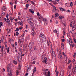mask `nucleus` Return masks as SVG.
<instances>
[{
    "mask_svg": "<svg viewBox=\"0 0 76 76\" xmlns=\"http://www.w3.org/2000/svg\"><path fill=\"white\" fill-rule=\"evenodd\" d=\"M28 23H29L30 25H31V26L32 27H34V21H31L28 22Z\"/></svg>",
    "mask_w": 76,
    "mask_h": 76,
    "instance_id": "obj_6",
    "label": "nucleus"
},
{
    "mask_svg": "<svg viewBox=\"0 0 76 76\" xmlns=\"http://www.w3.org/2000/svg\"><path fill=\"white\" fill-rule=\"evenodd\" d=\"M28 6H29V4H27L26 5V8H28Z\"/></svg>",
    "mask_w": 76,
    "mask_h": 76,
    "instance_id": "obj_31",
    "label": "nucleus"
},
{
    "mask_svg": "<svg viewBox=\"0 0 76 76\" xmlns=\"http://www.w3.org/2000/svg\"><path fill=\"white\" fill-rule=\"evenodd\" d=\"M13 63L15 64H18V62H17V61H13Z\"/></svg>",
    "mask_w": 76,
    "mask_h": 76,
    "instance_id": "obj_23",
    "label": "nucleus"
},
{
    "mask_svg": "<svg viewBox=\"0 0 76 76\" xmlns=\"http://www.w3.org/2000/svg\"><path fill=\"white\" fill-rule=\"evenodd\" d=\"M10 48H9L7 50V53H9V51H10Z\"/></svg>",
    "mask_w": 76,
    "mask_h": 76,
    "instance_id": "obj_40",
    "label": "nucleus"
},
{
    "mask_svg": "<svg viewBox=\"0 0 76 76\" xmlns=\"http://www.w3.org/2000/svg\"><path fill=\"white\" fill-rule=\"evenodd\" d=\"M0 25L1 26H3V22H1L0 23Z\"/></svg>",
    "mask_w": 76,
    "mask_h": 76,
    "instance_id": "obj_44",
    "label": "nucleus"
},
{
    "mask_svg": "<svg viewBox=\"0 0 76 76\" xmlns=\"http://www.w3.org/2000/svg\"><path fill=\"white\" fill-rule=\"evenodd\" d=\"M37 16H40L39 13V12H38L37 13Z\"/></svg>",
    "mask_w": 76,
    "mask_h": 76,
    "instance_id": "obj_57",
    "label": "nucleus"
},
{
    "mask_svg": "<svg viewBox=\"0 0 76 76\" xmlns=\"http://www.w3.org/2000/svg\"><path fill=\"white\" fill-rule=\"evenodd\" d=\"M9 31H8V32H7V34H8L9 36L10 37V30H9Z\"/></svg>",
    "mask_w": 76,
    "mask_h": 76,
    "instance_id": "obj_30",
    "label": "nucleus"
},
{
    "mask_svg": "<svg viewBox=\"0 0 76 76\" xmlns=\"http://www.w3.org/2000/svg\"><path fill=\"white\" fill-rule=\"evenodd\" d=\"M29 75V73H27L25 74V76H28V75Z\"/></svg>",
    "mask_w": 76,
    "mask_h": 76,
    "instance_id": "obj_59",
    "label": "nucleus"
},
{
    "mask_svg": "<svg viewBox=\"0 0 76 76\" xmlns=\"http://www.w3.org/2000/svg\"><path fill=\"white\" fill-rule=\"evenodd\" d=\"M19 35V32H17L16 33V36H18Z\"/></svg>",
    "mask_w": 76,
    "mask_h": 76,
    "instance_id": "obj_43",
    "label": "nucleus"
},
{
    "mask_svg": "<svg viewBox=\"0 0 76 76\" xmlns=\"http://www.w3.org/2000/svg\"><path fill=\"white\" fill-rule=\"evenodd\" d=\"M43 73L45 75L47 76V72H43Z\"/></svg>",
    "mask_w": 76,
    "mask_h": 76,
    "instance_id": "obj_33",
    "label": "nucleus"
},
{
    "mask_svg": "<svg viewBox=\"0 0 76 76\" xmlns=\"http://www.w3.org/2000/svg\"><path fill=\"white\" fill-rule=\"evenodd\" d=\"M34 29H34V28H31V30L32 31H34Z\"/></svg>",
    "mask_w": 76,
    "mask_h": 76,
    "instance_id": "obj_63",
    "label": "nucleus"
},
{
    "mask_svg": "<svg viewBox=\"0 0 76 76\" xmlns=\"http://www.w3.org/2000/svg\"><path fill=\"white\" fill-rule=\"evenodd\" d=\"M2 9H3V10H4V11H5V10L6 9V8L4 6H3L2 7Z\"/></svg>",
    "mask_w": 76,
    "mask_h": 76,
    "instance_id": "obj_18",
    "label": "nucleus"
},
{
    "mask_svg": "<svg viewBox=\"0 0 76 76\" xmlns=\"http://www.w3.org/2000/svg\"><path fill=\"white\" fill-rule=\"evenodd\" d=\"M37 71V69H36V67H35L33 69V72L32 73V75H34V72H36Z\"/></svg>",
    "mask_w": 76,
    "mask_h": 76,
    "instance_id": "obj_14",
    "label": "nucleus"
},
{
    "mask_svg": "<svg viewBox=\"0 0 76 76\" xmlns=\"http://www.w3.org/2000/svg\"><path fill=\"white\" fill-rule=\"evenodd\" d=\"M64 74V73L63 72H60V75L61 76H63Z\"/></svg>",
    "mask_w": 76,
    "mask_h": 76,
    "instance_id": "obj_22",
    "label": "nucleus"
},
{
    "mask_svg": "<svg viewBox=\"0 0 76 76\" xmlns=\"http://www.w3.org/2000/svg\"><path fill=\"white\" fill-rule=\"evenodd\" d=\"M55 16H56V17H58L59 15L60 14L58 13H56L55 14Z\"/></svg>",
    "mask_w": 76,
    "mask_h": 76,
    "instance_id": "obj_20",
    "label": "nucleus"
},
{
    "mask_svg": "<svg viewBox=\"0 0 76 76\" xmlns=\"http://www.w3.org/2000/svg\"><path fill=\"white\" fill-rule=\"evenodd\" d=\"M50 52L52 54H54L55 53H54V50L51 48L50 47Z\"/></svg>",
    "mask_w": 76,
    "mask_h": 76,
    "instance_id": "obj_5",
    "label": "nucleus"
},
{
    "mask_svg": "<svg viewBox=\"0 0 76 76\" xmlns=\"http://www.w3.org/2000/svg\"><path fill=\"white\" fill-rule=\"evenodd\" d=\"M69 44H70L71 46H72V48H73V47H75V44H73V45H72V44H71V45L69 43Z\"/></svg>",
    "mask_w": 76,
    "mask_h": 76,
    "instance_id": "obj_38",
    "label": "nucleus"
},
{
    "mask_svg": "<svg viewBox=\"0 0 76 76\" xmlns=\"http://www.w3.org/2000/svg\"><path fill=\"white\" fill-rule=\"evenodd\" d=\"M63 18H64V17L62 16H60L59 17V19H62Z\"/></svg>",
    "mask_w": 76,
    "mask_h": 76,
    "instance_id": "obj_16",
    "label": "nucleus"
},
{
    "mask_svg": "<svg viewBox=\"0 0 76 76\" xmlns=\"http://www.w3.org/2000/svg\"><path fill=\"white\" fill-rule=\"evenodd\" d=\"M72 24H73V23L72 22H71L70 23V27H72Z\"/></svg>",
    "mask_w": 76,
    "mask_h": 76,
    "instance_id": "obj_35",
    "label": "nucleus"
},
{
    "mask_svg": "<svg viewBox=\"0 0 76 76\" xmlns=\"http://www.w3.org/2000/svg\"><path fill=\"white\" fill-rule=\"evenodd\" d=\"M76 21L75 20H74V23H73V28H75L76 27Z\"/></svg>",
    "mask_w": 76,
    "mask_h": 76,
    "instance_id": "obj_11",
    "label": "nucleus"
},
{
    "mask_svg": "<svg viewBox=\"0 0 76 76\" xmlns=\"http://www.w3.org/2000/svg\"><path fill=\"white\" fill-rule=\"evenodd\" d=\"M32 43L31 42L29 44V50H31V49H32V46H33V44H32Z\"/></svg>",
    "mask_w": 76,
    "mask_h": 76,
    "instance_id": "obj_7",
    "label": "nucleus"
},
{
    "mask_svg": "<svg viewBox=\"0 0 76 76\" xmlns=\"http://www.w3.org/2000/svg\"><path fill=\"white\" fill-rule=\"evenodd\" d=\"M5 14V13H4V12H1V15H2L1 16H4V15Z\"/></svg>",
    "mask_w": 76,
    "mask_h": 76,
    "instance_id": "obj_27",
    "label": "nucleus"
},
{
    "mask_svg": "<svg viewBox=\"0 0 76 76\" xmlns=\"http://www.w3.org/2000/svg\"><path fill=\"white\" fill-rule=\"evenodd\" d=\"M17 58L19 62H21V60L22 59V51H20L19 52Z\"/></svg>",
    "mask_w": 76,
    "mask_h": 76,
    "instance_id": "obj_2",
    "label": "nucleus"
},
{
    "mask_svg": "<svg viewBox=\"0 0 76 76\" xmlns=\"http://www.w3.org/2000/svg\"><path fill=\"white\" fill-rule=\"evenodd\" d=\"M56 72V76H58V73H59V72H58V71Z\"/></svg>",
    "mask_w": 76,
    "mask_h": 76,
    "instance_id": "obj_37",
    "label": "nucleus"
},
{
    "mask_svg": "<svg viewBox=\"0 0 76 76\" xmlns=\"http://www.w3.org/2000/svg\"><path fill=\"white\" fill-rule=\"evenodd\" d=\"M29 68L27 67V72H28L29 71Z\"/></svg>",
    "mask_w": 76,
    "mask_h": 76,
    "instance_id": "obj_55",
    "label": "nucleus"
},
{
    "mask_svg": "<svg viewBox=\"0 0 76 76\" xmlns=\"http://www.w3.org/2000/svg\"><path fill=\"white\" fill-rule=\"evenodd\" d=\"M54 4H55V5H56V4H57V2L56 1H54V2H53V3Z\"/></svg>",
    "mask_w": 76,
    "mask_h": 76,
    "instance_id": "obj_60",
    "label": "nucleus"
},
{
    "mask_svg": "<svg viewBox=\"0 0 76 76\" xmlns=\"http://www.w3.org/2000/svg\"><path fill=\"white\" fill-rule=\"evenodd\" d=\"M76 16V14L75 13H73V14H72V17H75Z\"/></svg>",
    "mask_w": 76,
    "mask_h": 76,
    "instance_id": "obj_32",
    "label": "nucleus"
},
{
    "mask_svg": "<svg viewBox=\"0 0 76 76\" xmlns=\"http://www.w3.org/2000/svg\"><path fill=\"white\" fill-rule=\"evenodd\" d=\"M31 34L32 36H34L35 34V32L34 31Z\"/></svg>",
    "mask_w": 76,
    "mask_h": 76,
    "instance_id": "obj_28",
    "label": "nucleus"
},
{
    "mask_svg": "<svg viewBox=\"0 0 76 76\" xmlns=\"http://www.w3.org/2000/svg\"><path fill=\"white\" fill-rule=\"evenodd\" d=\"M35 64V61H33V62H32V64Z\"/></svg>",
    "mask_w": 76,
    "mask_h": 76,
    "instance_id": "obj_48",
    "label": "nucleus"
},
{
    "mask_svg": "<svg viewBox=\"0 0 76 76\" xmlns=\"http://www.w3.org/2000/svg\"><path fill=\"white\" fill-rule=\"evenodd\" d=\"M75 59H73L72 60V63L73 64L75 63Z\"/></svg>",
    "mask_w": 76,
    "mask_h": 76,
    "instance_id": "obj_56",
    "label": "nucleus"
},
{
    "mask_svg": "<svg viewBox=\"0 0 76 76\" xmlns=\"http://www.w3.org/2000/svg\"><path fill=\"white\" fill-rule=\"evenodd\" d=\"M61 48L62 50H64V45L63 44V43H62L61 44Z\"/></svg>",
    "mask_w": 76,
    "mask_h": 76,
    "instance_id": "obj_19",
    "label": "nucleus"
},
{
    "mask_svg": "<svg viewBox=\"0 0 76 76\" xmlns=\"http://www.w3.org/2000/svg\"><path fill=\"white\" fill-rule=\"evenodd\" d=\"M7 21H6L7 23H9L10 22V20H9V18H7Z\"/></svg>",
    "mask_w": 76,
    "mask_h": 76,
    "instance_id": "obj_15",
    "label": "nucleus"
},
{
    "mask_svg": "<svg viewBox=\"0 0 76 76\" xmlns=\"http://www.w3.org/2000/svg\"><path fill=\"white\" fill-rule=\"evenodd\" d=\"M32 61H33V60H34V61L35 60V57H34L33 58H32Z\"/></svg>",
    "mask_w": 76,
    "mask_h": 76,
    "instance_id": "obj_47",
    "label": "nucleus"
},
{
    "mask_svg": "<svg viewBox=\"0 0 76 76\" xmlns=\"http://www.w3.org/2000/svg\"><path fill=\"white\" fill-rule=\"evenodd\" d=\"M56 10H57V9L56 7H55L52 10L53 12H56Z\"/></svg>",
    "mask_w": 76,
    "mask_h": 76,
    "instance_id": "obj_13",
    "label": "nucleus"
},
{
    "mask_svg": "<svg viewBox=\"0 0 76 76\" xmlns=\"http://www.w3.org/2000/svg\"><path fill=\"white\" fill-rule=\"evenodd\" d=\"M72 70L73 74H75V73H76V70L75 69H73Z\"/></svg>",
    "mask_w": 76,
    "mask_h": 76,
    "instance_id": "obj_29",
    "label": "nucleus"
},
{
    "mask_svg": "<svg viewBox=\"0 0 76 76\" xmlns=\"http://www.w3.org/2000/svg\"><path fill=\"white\" fill-rule=\"evenodd\" d=\"M20 44H21V45H22V44H23V40H20Z\"/></svg>",
    "mask_w": 76,
    "mask_h": 76,
    "instance_id": "obj_46",
    "label": "nucleus"
},
{
    "mask_svg": "<svg viewBox=\"0 0 76 76\" xmlns=\"http://www.w3.org/2000/svg\"><path fill=\"white\" fill-rule=\"evenodd\" d=\"M59 9H60L61 12H63V11L65 12V11H66V10H65V9H64L61 7H59Z\"/></svg>",
    "mask_w": 76,
    "mask_h": 76,
    "instance_id": "obj_8",
    "label": "nucleus"
},
{
    "mask_svg": "<svg viewBox=\"0 0 76 76\" xmlns=\"http://www.w3.org/2000/svg\"><path fill=\"white\" fill-rule=\"evenodd\" d=\"M74 41L75 43H76V39H74Z\"/></svg>",
    "mask_w": 76,
    "mask_h": 76,
    "instance_id": "obj_53",
    "label": "nucleus"
},
{
    "mask_svg": "<svg viewBox=\"0 0 76 76\" xmlns=\"http://www.w3.org/2000/svg\"><path fill=\"white\" fill-rule=\"evenodd\" d=\"M34 50H37V48H36V47H34Z\"/></svg>",
    "mask_w": 76,
    "mask_h": 76,
    "instance_id": "obj_64",
    "label": "nucleus"
},
{
    "mask_svg": "<svg viewBox=\"0 0 76 76\" xmlns=\"http://www.w3.org/2000/svg\"><path fill=\"white\" fill-rule=\"evenodd\" d=\"M47 58L46 56H44L43 57V58L42 60V62H44V63H46L47 61Z\"/></svg>",
    "mask_w": 76,
    "mask_h": 76,
    "instance_id": "obj_4",
    "label": "nucleus"
},
{
    "mask_svg": "<svg viewBox=\"0 0 76 76\" xmlns=\"http://www.w3.org/2000/svg\"><path fill=\"white\" fill-rule=\"evenodd\" d=\"M47 44L48 46H49L50 45L51 46V42L50 41H49L48 42V40H47Z\"/></svg>",
    "mask_w": 76,
    "mask_h": 76,
    "instance_id": "obj_12",
    "label": "nucleus"
},
{
    "mask_svg": "<svg viewBox=\"0 0 76 76\" xmlns=\"http://www.w3.org/2000/svg\"><path fill=\"white\" fill-rule=\"evenodd\" d=\"M4 48V46H3L1 47V50H0V51L2 52V54H3V49Z\"/></svg>",
    "mask_w": 76,
    "mask_h": 76,
    "instance_id": "obj_10",
    "label": "nucleus"
},
{
    "mask_svg": "<svg viewBox=\"0 0 76 76\" xmlns=\"http://www.w3.org/2000/svg\"><path fill=\"white\" fill-rule=\"evenodd\" d=\"M43 18V17H42V16L41 15L40 16V17H39V19H40V20H42V19Z\"/></svg>",
    "mask_w": 76,
    "mask_h": 76,
    "instance_id": "obj_21",
    "label": "nucleus"
},
{
    "mask_svg": "<svg viewBox=\"0 0 76 76\" xmlns=\"http://www.w3.org/2000/svg\"><path fill=\"white\" fill-rule=\"evenodd\" d=\"M70 6L71 7L73 6V2H71L70 3Z\"/></svg>",
    "mask_w": 76,
    "mask_h": 76,
    "instance_id": "obj_34",
    "label": "nucleus"
},
{
    "mask_svg": "<svg viewBox=\"0 0 76 76\" xmlns=\"http://www.w3.org/2000/svg\"><path fill=\"white\" fill-rule=\"evenodd\" d=\"M61 40L62 42H64L65 41V39H62Z\"/></svg>",
    "mask_w": 76,
    "mask_h": 76,
    "instance_id": "obj_50",
    "label": "nucleus"
},
{
    "mask_svg": "<svg viewBox=\"0 0 76 76\" xmlns=\"http://www.w3.org/2000/svg\"><path fill=\"white\" fill-rule=\"evenodd\" d=\"M29 11L30 12V13H31L32 14H34V11L32 10L31 9H29Z\"/></svg>",
    "mask_w": 76,
    "mask_h": 76,
    "instance_id": "obj_17",
    "label": "nucleus"
},
{
    "mask_svg": "<svg viewBox=\"0 0 76 76\" xmlns=\"http://www.w3.org/2000/svg\"><path fill=\"white\" fill-rule=\"evenodd\" d=\"M21 22H22V23H23V22H25V20H21Z\"/></svg>",
    "mask_w": 76,
    "mask_h": 76,
    "instance_id": "obj_52",
    "label": "nucleus"
},
{
    "mask_svg": "<svg viewBox=\"0 0 76 76\" xmlns=\"http://www.w3.org/2000/svg\"><path fill=\"white\" fill-rule=\"evenodd\" d=\"M65 5L66 6H67V7H69V3H66L65 4Z\"/></svg>",
    "mask_w": 76,
    "mask_h": 76,
    "instance_id": "obj_39",
    "label": "nucleus"
},
{
    "mask_svg": "<svg viewBox=\"0 0 76 76\" xmlns=\"http://www.w3.org/2000/svg\"><path fill=\"white\" fill-rule=\"evenodd\" d=\"M51 75V73L50 71H48V76H50Z\"/></svg>",
    "mask_w": 76,
    "mask_h": 76,
    "instance_id": "obj_26",
    "label": "nucleus"
},
{
    "mask_svg": "<svg viewBox=\"0 0 76 76\" xmlns=\"http://www.w3.org/2000/svg\"><path fill=\"white\" fill-rule=\"evenodd\" d=\"M6 18H9V14L8 13L7 14V16H6Z\"/></svg>",
    "mask_w": 76,
    "mask_h": 76,
    "instance_id": "obj_61",
    "label": "nucleus"
},
{
    "mask_svg": "<svg viewBox=\"0 0 76 76\" xmlns=\"http://www.w3.org/2000/svg\"><path fill=\"white\" fill-rule=\"evenodd\" d=\"M63 35L64 36L65 35V34H66V33L65 32V31L64 30L63 31Z\"/></svg>",
    "mask_w": 76,
    "mask_h": 76,
    "instance_id": "obj_41",
    "label": "nucleus"
},
{
    "mask_svg": "<svg viewBox=\"0 0 76 76\" xmlns=\"http://www.w3.org/2000/svg\"><path fill=\"white\" fill-rule=\"evenodd\" d=\"M43 71L44 72H47L48 71V69H43Z\"/></svg>",
    "mask_w": 76,
    "mask_h": 76,
    "instance_id": "obj_25",
    "label": "nucleus"
},
{
    "mask_svg": "<svg viewBox=\"0 0 76 76\" xmlns=\"http://www.w3.org/2000/svg\"><path fill=\"white\" fill-rule=\"evenodd\" d=\"M39 38L41 41H42V42H45L47 40H46V37L44 36V34L42 33H40L39 36Z\"/></svg>",
    "mask_w": 76,
    "mask_h": 76,
    "instance_id": "obj_1",
    "label": "nucleus"
},
{
    "mask_svg": "<svg viewBox=\"0 0 76 76\" xmlns=\"http://www.w3.org/2000/svg\"><path fill=\"white\" fill-rule=\"evenodd\" d=\"M23 51H24L25 54H26V53L28 52V50L26 49H25L23 50Z\"/></svg>",
    "mask_w": 76,
    "mask_h": 76,
    "instance_id": "obj_24",
    "label": "nucleus"
},
{
    "mask_svg": "<svg viewBox=\"0 0 76 76\" xmlns=\"http://www.w3.org/2000/svg\"><path fill=\"white\" fill-rule=\"evenodd\" d=\"M26 29H28V25L27 24L26 25Z\"/></svg>",
    "mask_w": 76,
    "mask_h": 76,
    "instance_id": "obj_58",
    "label": "nucleus"
},
{
    "mask_svg": "<svg viewBox=\"0 0 76 76\" xmlns=\"http://www.w3.org/2000/svg\"><path fill=\"white\" fill-rule=\"evenodd\" d=\"M31 20H32V18L31 17H28V19H27V21L28 22H31Z\"/></svg>",
    "mask_w": 76,
    "mask_h": 76,
    "instance_id": "obj_9",
    "label": "nucleus"
},
{
    "mask_svg": "<svg viewBox=\"0 0 76 76\" xmlns=\"http://www.w3.org/2000/svg\"><path fill=\"white\" fill-rule=\"evenodd\" d=\"M57 30L56 29H55L53 31V32L55 33L56 32H57Z\"/></svg>",
    "mask_w": 76,
    "mask_h": 76,
    "instance_id": "obj_45",
    "label": "nucleus"
},
{
    "mask_svg": "<svg viewBox=\"0 0 76 76\" xmlns=\"http://www.w3.org/2000/svg\"><path fill=\"white\" fill-rule=\"evenodd\" d=\"M68 12L69 13H70V11L69 10H68L66 11V12Z\"/></svg>",
    "mask_w": 76,
    "mask_h": 76,
    "instance_id": "obj_62",
    "label": "nucleus"
},
{
    "mask_svg": "<svg viewBox=\"0 0 76 76\" xmlns=\"http://www.w3.org/2000/svg\"><path fill=\"white\" fill-rule=\"evenodd\" d=\"M19 29L18 28H16V31H19Z\"/></svg>",
    "mask_w": 76,
    "mask_h": 76,
    "instance_id": "obj_54",
    "label": "nucleus"
},
{
    "mask_svg": "<svg viewBox=\"0 0 76 76\" xmlns=\"http://www.w3.org/2000/svg\"><path fill=\"white\" fill-rule=\"evenodd\" d=\"M1 41H2L3 42H4V38H3L2 39Z\"/></svg>",
    "mask_w": 76,
    "mask_h": 76,
    "instance_id": "obj_36",
    "label": "nucleus"
},
{
    "mask_svg": "<svg viewBox=\"0 0 76 76\" xmlns=\"http://www.w3.org/2000/svg\"><path fill=\"white\" fill-rule=\"evenodd\" d=\"M62 54L63 55V56H66V54L65 53H64V52H62Z\"/></svg>",
    "mask_w": 76,
    "mask_h": 76,
    "instance_id": "obj_42",
    "label": "nucleus"
},
{
    "mask_svg": "<svg viewBox=\"0 0 76 76\" xmlns=\"http://www.w3.org/2000/svg\"><path fill=\"white\" fill-rule=\"evenodd\" d=\"M7 71L8 72V73L9 75L8 76H12V72H11L10 69V68L7 67Z\"/></svg>",
    "mask_w": 76,
    "mask_h": 76,
    "instance_id": "obj_3",
    "label": "nucleus"
},
{
    "mask_svg": "<svg viewBox=\"0 0 76 76\" xmlns=\"http://www.w3.org/2000/svg\"><path fill=\"white\" fill-rule=\"evenodd\" d=\"M69 42H70V43L71 44H72V43L73 42V41H72L71 39L69 40Z\"/></svg>",
    "mask_w": 76,
    "mask_h": 76,
    "instance_id": "obj_49",
    "label": "nucleus"
},
{
    "mask_svg": "<svg viewBox=\"0 0 76 76\" xmlns=\"http://www.w3.org/2000/svg\"><path fill=\"white\" fill-rule=\"evenodd\" d=\"M15 46H16V45H18V43H17V42H15Z\"/></svg>",
    "mask_w": 76,
    "mask_h": 76,
    "instance_id": "obj_51",
    "label": "nucleus"
}]
</instances>
